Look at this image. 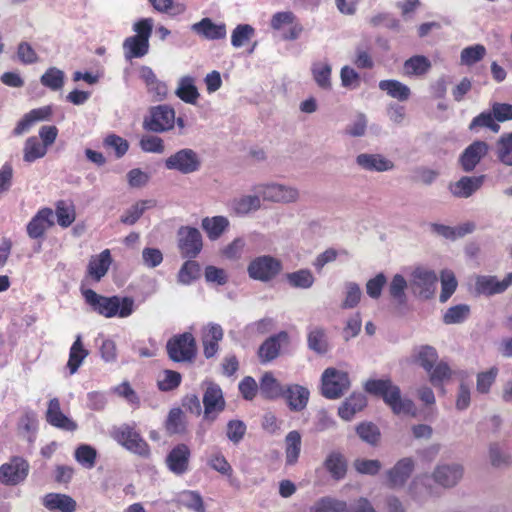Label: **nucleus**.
Masks as SVG:
<instances>
[{"mask_svg": "<svg viewBox=\"0 0 512 512\" xmlns=\"http://www.w3.org/2000/svg\"><path fill=\"white\" fill-rule=\"evenodd\" d=\"M47 153V147L39 141L35 136L29 137L24 144L23 159L25 162L31 163L37 159L44 157Z\"/></svg>", "mask_w": 512, "mask_h": 512, "instance_id": "obj_43", "label": "nucleus"}, {"mask_svg": "<svg viewBox=\"0 0 512 512\" xmlns=\"http://www.w3.org/2000/svg\"><path fill=\"white\" fill-rule=\"evenodd\" d=\"M53 211L50 208H42L30 220L27 225V234L32 239L42 237L45 232L54 224Z\"/></svg>", "mask_w": 512, "mask_h": 512, "instance_id": "obj_20", "label": "nucleus"}, {"mask_svg": "<svg viewBox=\"0 0 512 512\" xmlns=\"http://www.w3.org/2000/svg\"><path fill=\"white\" fill-rule=\"evenodd\" d=\"M46 420L50 425L66 431H74L77 429V424L61 411L58 398H53L49 401L46 411Z\"/></svg>", "mask_w": 512, "mask_h": 512, "instance_id": "obj_21", "label": "nucleus"}, {"mask_svg": "<svg viewBox=\"0 0 512 512\" xmlns=\"http://www.w3.org/2000/svg\"><path fill=\"white\" fill-rule=\"evenodd\" d=\"M282 269V263L270 255H263L253 259L247 268L250 278L267 282L275 278Z\"/></svg>", "mask_w": 512, "mask_h": 512, "instance_id": "obj_9", "label": "nucleus"}, {"mask_svg": "<svg viewBox=\"0 0 512 512\" xmlns=\"http://www.w3.org/2000/svg\"><path fill=\"white\" fill-rule=\"evenodd\" d=\"M486 54V49L483 45L476 44L466 47L461 52V62L465 65H473L480 61Z\"/></svg>", "mask_w": 512, "mask_h": 512, "instance_id": "obj_61", "label": "nucleus"}, {"mask_svg": "<svg viewBox=\"0 0 512 512\" xmlns=\"http://www.w3.org/2000/svg\"><path fill=\"white\" fill-rule=\"evenodd\" d=\"M156 204V200L153 199L140 200L132 205L129 209H127L121 216L120 220L123 224L133 225L138 221V219L144 214L146 210L155 207Z\"/></svg>", "mask_w": 512, "mask_h": 512, "instance_id": "obj_40", "label": "nucleus"}, {"mask_svg": "<svg viewBox=\"0 0 512 512\" xmlns=\"http://www.w3.org/2000/svg\"><path fill=\"white\" fill-rule=\"evenodd\" d=\"M370 52L371 44L368 41L359 43L355 48L354 64L361 69H371L374 66V61Z\"/></svg>", "mask_w": 512, "mask_h": 512, "instance_id": "obj_48", "label": "nucleus"}, {"mask_svg": "<svg viewBox=\"0 0 512 512\" xmlns=\"http://www.w3.org/2000/svg\"><path fill=\"white\" fill-rule=\"evenodd\" d=\"M489 151V145L485 141H474L462 153L460 164L465 172H471L480 163Z\"/></svg>", "mask_w": 512, "mask_h": 512, "instance_id": "obj_16", "label": "nucleus"}, {"mask_svg": "<svg viewBox=\"0 0 512 512\" xmlns=\"http://www.w3.org/2000/svg\"><path fill=\"white\" fill-rule=\"evenodd\" d=\"M416 362L430 372L437 362L438 354L435 348L432 346H421L418 348L415 354Z\"/></svg>", "mask_w": 512, "mask_h": 512, "instance_id": "obj_52", "label": "nucleus"}, {"mask_svg": "<svg viewBox=\"0 0 512 512\" xmlns=\"http://www.w3.org/2000/svg\"><path fill=\"white\" fill-rule=\"evenodd\" d=\"M114 439L127 450L142 457H148L150 449L147 442L129 425H122L113 433Z\"/></svg>", "mask_w": 512, "mask_h": 512, "instance_id": "obj_10", "label": "nucleus"}, {"mask_svg": "<svg viewBox=\"0 0 512 512\" xmlns=\"http://www.w3.org/2000/svg\"><path fill=\"white\" fill-rule=\"evenodd\" d=\"M165 168L183 175L197 172L201 167L199 155L190 148H183L171 154L164 161Z\"/></svg>", "mask_w": 512, "mask_h": 512, "instance_id": "obj_7", "label": "nucleus"}, {"mask_svg": "<svg viewBox=\"0 0 512 512\" xmlns=\"http://www.w3.org/2000/svg\"><path fill=\"white\" fill-rule=\"evenodd\" d=\"M229 220L225 216L205 217L201 221V227L210 240H217L229 227Z\"/></svg>", "mask_w": 512, "mask_h": 512, "instance_id": "obj_33", "label": "nucleus"}, {"mask_svg": "<svg viewBox=\"0 0 512 512\" xmlns=\"http://www.w3.org/2000/svg\"><path fill=\"white\" fill-rule=\"evenodd\" d=\"M82 296L85 302L97 314L105 318H127L135 310V301L132 297L103 296L92 289H82Z\"/></svg>", "mask_w": 512, "mask_h": 512, "instance_id": "obj_1", "label": "nucleus"}, {"mask_svg": "<svg viewBox=\"0 0 512 512\" xmlns=\"http://www.w3.org/2000/svg\"><path fill=\"white\" fill-rule=\"evenodd\" d=\"M262 197L257 195H243L232 201V209L237 215H246L257 211L261 207Z\"/></svg>", "mask_w": 512, "mask_h": 512, "instance_id": "obj_39", "label": "nucleus"}, {"mask_svg": "<svg viewBox=\"0 0 512 512\" xmlns=\"http://www.w3.org/2000/svg\"><path fill=\"white\" fill-rule=\"evenodd\" d=\"M311 512H350L345 501L332 497H323L311 507Z\"/></svg>", "mask_w": 512, "mask_h": 512, "instance_id": "obj_44", "label": "nucleus"}, {"mask_svg": "<svg viewBox=\"0 0 512 512\" xmlns=\"http://www.w3.org/2000/svg\"><path fill=\"white\" fill-rule=\"evenodd\" d=\"M64 72L56 67H51L41 76V84L53 91L60 90L64 85Z\"/></svg>", "mask_w": 512, "mask_h": 512, "instance_id": "obj_53", "label": "nucleus"}, {"mask_svg": "<svg viewBox=\"0 0 512 512\" xmlns=\"http://www.w3.org/2000/svg\"><path fill=\"white\" fill-rule=\"evenodd\" d=\"M431 68L429 59L422 55H416L404 62L403 70L407 76H420L428 72Z\"/></svg>", "mask_w": 512, "mask_h": 512, "instance_id": "obj_42", "label": "nucleus"}, {"mask_svg": "<svg viewBox=\"0 0 512 512\" xmlns=\"http://www.w3.org/2000/svg\"><path fill=\"white\" fill-rule=\"evenodd\" d=\"M414 469V461L412 458L406 457L400 459L391 469L387 470L385 475L387 478V486L390 488L403 487L411 476Z\"/></svg>", "mask_w": 512, "mask_h": 512, "instance_id": "obj_14", "label": "nucleus"}, {"mask_svg": "<svg viewBox=\"0 0 512 512\" xmlns=\"http://www.w3.org/2000/svg\"><path fill=\"white\" fill-rule=\"evenodd\" d=\"M203 404L204 417L211 421L215 420L216 416L225 408L223 392L219 385L212 382L208 384L203 395Z\"/></svg>", "mask_w": 512, "mask_h": 512, "instance_id": "obj_13", "label": "nucleus"}, {"mask_svg": "<svg viewBox=\"0 0 512 512\" xmlns=\"http://www.w3.org/2000/svg\"><path fill=\"white\" fill-rule=\"evenodd\" d=\"M436 273L425 267H416L409 279V287L412 292L421 299H430L436 291Z\"/></svg>", "mask_w": 512, "mask_h": 512, "instance_id": "obj_6", "label": "nucleus"}, {"mask_svg": "<svg viewBox=\"0 0 512 512\" xmlns=\"http://www.w3.org/2000/svg\"><path fill=\"white\" fill-rule=\"evenodd\" d=\"M470 314V307L467 304H459L450 307L443 316L445 324H458L465 321Z\"/></svg>", "mask_w": 512, "mask_h": 512, "instance_id": "obj_56", "label": "nucleus"}, {"mask_svg": "<svg viewBox=\"0 0 512 512\" xmlns=\"http://www.w3.org/2000/svg\"><path fill=\"white\" fill-rule=\"evenodd\" d=\"M175 94L183 102L192 105L197 103L200 96L198 89L195 86V79L188 75L179 79Z\"/></svg>", "mask_w": 512, "mask_h": 512, "instance_id": "obj_30", "label": "nucleus"}, {"mask_svg": "<svg viewBox=\"0 0 512 512\" xmlns=\"http://www.w3.org/2000/svg\"><path fill=\"white\" fill-rule=\"evenodd\" d=\"M222 327L216 323H209L202 329L203 354L207 359L213 358L219 350V342L223 339Z\"/></svg>", "mask_w": 512, "mask_h": 512, "instance_id": "obj_17", "label": "nucleus"}, {"mask_svg": "<svg viewBox=\"0 0 512 512\" xmlns=\"http://www.w3.org/2000/svg\"><path fill=\"white\" fill-rule=\"evenodd\" d=\"M255 34V29L249 24H239L232 31L231 44L235 48L244 45L245 42L250 40Z\"/></svg>", "mask_w": 512, "mask_h": 512, "instance_id": "obj_59", "label": "nucleus"}, {"mask_svg": "<svg viewBox=\"0 0 512 512\" xmlns=\"http://www.w3.org/2000/svg\"><path fill=\"white\" fill-rule=\"evenodd\" d=\"M308 347L318 354H325L328 351L329 344L323 328L315 327L309 332Z\"/></svg>", "mask_w": 512, "mask_h": 512, "instance_id": "obj_46", "label": "nucleus"}, {"mask_svg": "<svg viewBox=\"0 0 512 512\" xmlns=\"http://www.w3.org/2000/svg\"><path fill=\"white\" fill-rule=\"evenodd\" d=\"M289 285L293 288L308 289L313 286L315 278L308 269H300L286 274Z\"/></svg>", "mask_w": 512, "mask_h": 512, "instance_id": "obj_45", "label": "nucleus"}, {"mask_svg": "<svg viewBox=\"0 0 512 512\" xmlns=\"http://www.w3.org/2000/svg\"><path fill=\"white\" fill-rule=\"evenodd\" d=\"M428 373H429L430 382L434 386H438V385L442 384V382L444 380L449 379L452 374L451 369L448 366V364L445 362H442V361L437 363L436 365H434L432 370Z\"/></svg>", "mask_w": 512, "mask_h": 512, "instance_id": "obj_64", "label": "nucleus"}, {"mask_svg": "<svg viewBox=\"0 0 512 512\" xmlns=\"http://www.w3.org/2000/svg\"><path fill=\"white\" fill-rule=\"evenodd\" d=\"M191 29L208 40L223 39L226 36L225 24H215L210 18H203L201 21L194 23Z\"/></svg>", "mask_w": 512, "mask_h": 512, "instance_id": "obj_27", "label": "nucleus"}, {"mask_svg": "<svg viewBox=\"0 0 512 512\" xmlns=\"http://www.w3.org/2000/svg\"><path fill=\"white\" fill-rule=\"evenodd\" d=\"M477 128H487L494 133H498L500 125L497 123L495 116L493 115L492 109L490 111H484L473 118L469 125L471 131Z\"/></svg>", "mask_w": 512, "mask_h": 512, "instance_id": "obj_47", "label": "nucleus"}, {"mask_svg": "<svg viewBox=\"0 0 512 512\" xmlns=\"http://www.w3.org/2000/svg\"><path fill=\"white\" fill-rule=\"evenodd\" d=\"M495 154L500 163L512 167V132L504 133L497 139Z\"/></svg>", "mask_w": 512, "mask_h": 512, "instance_id": "obj_38", "label": "nucleus"}, {"mask_svg": "<svg viewBox=\"0 0 512 512\" xmlns=\"http://www.w3.org/2000/svg\"><path fill=\"white\" fill-rule=\"evenodd\" d=\"M355 161L360 168L370 172H385L394 168L393 162L381 154L361 153Z\"/></svg>", "mask_w": 512, "mask_h": 512, "instance_id": "obj_22", "label": "nucleus"}, {"mask_svg": "<svg viewBox=\"0 0 512 512\" xmlns=\"http://www.w3.org/2000/svg\"><path fill=\"white\" fill-rule=\"evenodd\" d=\"M367 405L366 397L359 394H352L339 407L338 415L345 421L351 420L354 415L360 412Z\"/></svg>", "mask_w": 512, "mask_h": 512, "instance_id": "obj_32", "label": "nucleus"}, {"mask_svg": "<svg viewBox=\"0 0 512 512\" xmlns=\"http://www.w3.org/2000/svg\"><path fill=\"white\" fill-rule=\"evenodd\" d=\"M181 374L173 370H164L158 377L157 385L161 391H171L181 383Z\"/></svg>", "mask_w": 512, "mask_h": 512, "instance_id": "obj_58", "label": "nucleus"}, {"mask_svg": "<svg viewBox=\"0 0 512 512\" xmlns=\"http://www.w3.org/2000/svg\"><path fill=\"white\" fill-rule=\"evenodd\" d=\"M52 115L50 106L36 108L26 113L23 118L17 123L13 130L14 135L20 136L30 130V128L37 122L48 120Z\"/></svg>", "mask_w": 512, "mask_h": 512, "instance_id": "obj_24", "label": "nucleus"}, {"mask_svg": "<svg viewBox=\"0 0 512 512\" xmlns=\"http://www.w3.org/2000/svg\"><path fill=\"white\" fill-rule=\"evenodd\" d=\"M510 285H512V272L501 281L495 276H478L475 281V290L479 294L493 295L504 292Z\"/></svg>", "mask_w": 512, "mask_h": 512, "instance_id": "obj_18", "label": "nucleus"}, {"mask_svg": "<svg viewBox=\"0 0 512 512\" xmlns=\"http://www.w3.org/2000/svg\"><path fill=\"white\" fill-rule=\"evenodd\" d=\"M111 263L110 250H103L100 254L90 258L87 266V276L95 282H99L107 274Z\"/></svg>", "mask_w": 512, "mask_h": 512, "instance_id": "obj_23", "label": "nucleus"}, {"mask_svg": "<svg viewBox=\"0 0 512 512\" xmlns=\"http://www.w3.org/2000/svg\"><path fill=\"white\" fill-rule=\"evenodd\" d=\"M309 390L301 385L293 384L285 388L283 397L292 411H302L306 408L309 400Z\"/></svg>", "mask_w": 512, "mask_h": 512, "instance_id": "obj_26", "label": "nucleus"}, {"mask_svg": "<svg viewBox=\"0 0 512 512\" xmlns=\"http://www.w3.org/2000/svg\"><path fill=\"white\" fill-rule=\"evenodd\" d=\"M254 191L259 194L264 201L273 203L290 204L296 203L300 199V191L297 187L277 182L258 184Z\"/></svg>", "mask_w": 512, "mask_h": 512, "instance_id": "obj_3", "label": "nucleus"}, {"mask_svg": "<svg viewBox=\"0 0 512 512\" xmlns=\"http://www.w3.org/2000/svg\"><path fill=\"white\" fill-rule=\"evenodd\" d=\"M345 298L341 304V307L344 309H350L357 306L361 299V289L359 285L355 282H347L345 283Z\"/></svg>", "mask_w": 512, "mask_h": 512, "instance_id": "obj_60", "label": "nucleus"}, {"mask_svg": "<svg viewBox=\"0 0 512 512\" xmlns=\"http://www.w3.org/2000/svg\"><path fill=\"white\" fill-rule=\"evenodd\" d=\"M287 339L288 334L286 332H280L279 334L266 339L258 350L260 361L262 363H267L274 360L279 355L281 340Z\"/></svg>", "mask_w": 512, "mask_h": 512, "instance_id": "obj_28", "label": "nucleus"}, {"mask_svg": "<svg viewBox=\"0 0 512 512\" xmlns=\"http://www.w3.org/2000/svg\"><path fill=\"white\" fill-rule=\"evenodd\" d=\"M190 455V449L186 444H178L167 455L166 464L173 473L184 474L188 470Z\"/></svg>", "mask_w": 512, "mask_h": 512, "instance_id": "obj_19", "label": "nucleus"}, {"mask_svg": "<svg viewBox=\"0 0 512 512\" xmlns=\"http://www.w3.org/2000/svg\"><path fill=\"white\" fill-rule=\"evenodd\" d=\"M457 288V280L455 275L450 270H444L441 273V294L440 302H446Z\"/></svg>", "mask_w": 512, "mask_h": 512, "instance_id": "obj_57", "label": "nucleus"}, {"mask_svg": "<svg viewBox=\"0 0 512 512\" xmlns=\"http://www.w3.org/2000/svg\"><path fill=\"white\" fill-rule=\"evenodd\" d=\"M356 432L363 441L371 445L377 444L380 438V431L373 423L359 424L356 428Z\"/></svg>", "mask_w": 512, "mask_h": 512, "instance_id": "obj_62", "label": "nucleus"}, {"mask_svg": "<svg viewBox=\"0 0 512 512\" xmlns=\"http://www.w3.org/2000/svg\"><path fill=\"white\" fill-rule=\"evenodd\" d=\"M165 427L169 434H183L186 431L184 415L180 408L170 410Z\"/></svg>", "mask_w": 512, "mask_h": 512, "instance_id": "obj_49", "label": "nucleus"}, {"mask_svg": "<svg viewBox=\"0 0 512 512\" xmlns=\"http://www.w3.org/2000/svg\"><path fill=\"white\" fill-rule=\"evenodd\" d=\"M301 434L297 430L290 431L285 437V460L287 465H294L301 452Z\"/></svg>", "mask_w": 512, "mask_h": 512, "instance_id": "obj_37", "label": "nucleus"}, {"mask_svg": "<svg viewBox=\"0 0 512 512\" xmlns=\"http://www.w3.org/2000/svg\"><path fill=\"white\" fill-rule=\"evenodd\" d=\"M169 358L174 362H191L197 352L194 336L185 332L168 340L166 345Z\"/></svg>", "mask_w": 512, "mask_h": 512, "instance_id": "obj_4", "label": "nucleus"}, {"mask_svg": "<svg viewBox=\"0 0 512 512\" xmlns=\"http://www.w3.org/2000/svg\"><path fill=\"white\" fill-rule=\"evenodd\" d=\"M368 393L381 396L395 414L416 415L414 403L401 397V391L389 379L369 380L365 384Z\"/></svg>", "mask_w": 512, "mask_h": 512, "instance_id": "obj_2", "label": "nucleus"}, {"mask_svg": "<svg viewBox=\"0 0 512 512\" xmlns=\"http://www.w3.org/2000/svg\"><path fill=\"white\" fill-rule=\"evenodd\" d=\"M56 217L61 227H69L76 218L74 205L65 201H58L56 204Z\"/></svg>", "mask_w": 512, "mask_h": 512, "instance_id": "obj_51", "label": "nucleus"}, {"mask_svg": "<svg viewBox=\"0 0 512 512\" xmlns=\"http://www.w3.org/2000/svg\"><path fill=\"white\" fill-rule=\"evenodd\" d=\"M200 275V265L193 260L186 261L178 272V282L184 285L191 284Z\"/></svg>", "mask_w": 512, "mask_h": 512, "instance_id": "obj_55", "label": "nucleus"}, {"mask_svg": "<svg viewBox=\"0 0 512 512\" xmlns=\"http://www.w3.org/2000/svg\"><path fill=\"white\" fill-rule=\"evenodd\" d=\"M178 248L183 257L194 258L202 250V235L197 228L181 226L177 232Z\"/></svg>", "mask_w": 512, "mask_h": 512, "instance_id": "obj_11", "label": "nucleus"}, {"mask_svg": "<svg viewBox=\"0 0 512 512\" xmlns=\"http://www.w3.org/2000/svg\"><path fill=\"white\" fill-rule=\"evenodd\" d=\"M485 176H464L450 185L451 193L458 198H468L481 188Z\"/></svg>", "mask_w": 512, "mask_h": 512, "instance_id": "obj_25", "label": "nucleus"}, {"mask_svg": "<svg viewBox=\"0 0 512 512\" xmlns=\"http://www.w3.org/2000/svg\"><path fill=\"white\" fill-rule=\"evenodd\" d=\"M325 467L333 478L339 480L346 474V462L344 457L339 453H331L325 460Z\"/></svg>", "mask_w": 512, "mask_h": 512, "instance_id": "obj_50", "label": "nucleus"}, {"mask_svg": "<svg viewBox=\"0 0 512 512\" xmlns=\"http://www.w3.org/2000/svg\"><path fill=\"white\" fill-rule=\"evenodd\" d=\"M463 474V466L458 463L441 464L435 468L433 478L437 484L450 488L462 479Z\"/></svg>", "mask_w": 512, "mask_h": 512, "instance_id": "obj_15", "label": "nucleus"}, {"mask_svg": "<svg viewBox=\"0 0 512 512\" xmlns=\"http://www.w3.org/2000/svg\"><path fill=\"white\" fill-rule=\"evenodd\" d=\"M175 125V110L168 105H158L150 110L149 117L144 119L143 127L154 133L170 131Z\"/></svg>", "mask_w": 512, "mask_h": 512, "instance_id": "obj_8", "label": "nucleus"}, {"mask_svg": "<svg viewBox=\"0 0 512 512\" xmlns=\"http://www.w3.org/2000/svg\"><path fill=\"white\" fill-rule=\"evenodd\" d=\"M43 505L51 510L60 512H74L76 510V501L66 494L49 493L43 498Z\"/></svg>", "mask_w": 512, "mask_h": 512, "instance_id": "obj_29", "label": "nucleus"}, {"mask_svg": "<svg viewBox=\"0 0 512 512\" xmlns=\"http://www.w3.org/2000/svg\"><path fill=\"white\" fill-rule=\"evenodd\" d=\"M88 355L89 352L84 348L81 335H77L70 348L69 360L67 362V367L71 375L78 371L79 367Z\"/></svg>", "mask_w": 512, "mask_h": 512, "instance_id": "obj_35", "label": "nucleus"}, {"mask_svg": "<svg viewBox=\"0 0 512 512\" xmlns=\"http://www.w3.org/2000/svg\"><path fill=\"white\" fill-rule=\"evenodd\" d=\"M259 390L265 399H277L283 397L285 389L271 372H265L259 383Z\"/></svg>", "mask_w": 512, "mask_h": 512, "instance_id": "obj_31", "label": "nucleus"}, {"mask_svg": "<svg viewBox=\"0 0 512 512\" xmlns=\"http://www.w3.org/2000/svg\"><path fill=\"white\" fill-rule=\"evenodd\" d=\"M123 49L126 59L141 58L148 53L149 41L137 36H131L125 39Z\"/></svg>", "mask_w": 512, "mask_h": 512, "instance_id": "obj_36", "label": "nucleus"}, {"mask_svg": "<svg viewBox=\"0 0 512 512\" xmlns=\"http://www.w3.org/2000/svg\"><path fill=\"white\" fill-rule=\"evenodd\" d=\"M96 450L89 445H80L75 451L76 460L87 468H92L96 462Z\"/></svg>", "mask_w": 512, "mask_h": 512, "instance_id": "obj_63", "label": "nucleus"}, {"mask_svg": "<svg viewBox=\"0 0 512 512\" xmlns=\"http://www.w3.org/2000/svg\"><path fill=\"white\" fill-rule=\"evenodd\" d=\"M409 286L407 280L401 274H395L389 284V294L399 304L406 301L405 290Z\"/></svg>", "mask_w": 512, "mask_h": 512, "instance_id": "obj_54", "label": "nucleus"}, {"mask_svg": "<svg viewBox=\"0 0 512 512\" xmlns=\"http://www.w3.org/2000/svg\"><path fill=\"white\" fill-rule=\"evenodd\" d=\"M321 382L322 395L328 399L341 397L350 387L348 373L332 367L324 370Z\"/></svg>", "mask_w": 512, "mask_h": 512, "instance_id": "obj_5", "label": "nucleus"}, {"mask_svg": "<svg viewBox=\"0 0 512 512\" xmlns=\"http://www.w3.org/2000/svg\"><path fill=\"white\" fill-rule=\"evenodd\" d=\"M311 72L313 75L314 81L317 85L324 89L330 90L332 87L331 84V65L326 61H319L312 64Z\"/></svg>", "mask_w": 512, "mask_h": 512, "instance_id": "obj_41", "label": "nucleus"}, {"mask_svg": "<svg viewBox=\"0 0 512 512\" xmlns=\"http://www.w3.org/2000/svg\"><path fill=\"white\" fill-rule=\"evenodd\" d=\"M28 473L29 463L21 457H14L1 465L0 482L6 486H16L27 478Z\"/></svg>", "mask_w": 512, "mask_h": 512, "instance_id": "obj_12", "label": "nucleus"}, {"mask_svg": "<svg viewBox=\"0 0 512 512\" xmlns=\"http://www.w3.org/2000/svg\"><path fill=\"white\" fill-rule=\"evenodd\" d=\"M378 86L381 91L400 102L407 101L411 96L410 88L398 80H381Z\"/></svg>", "mask_w": 512, "mask_h": 512, "instance_id": "obj_34", "label": "nucleus"}]
</instances>
